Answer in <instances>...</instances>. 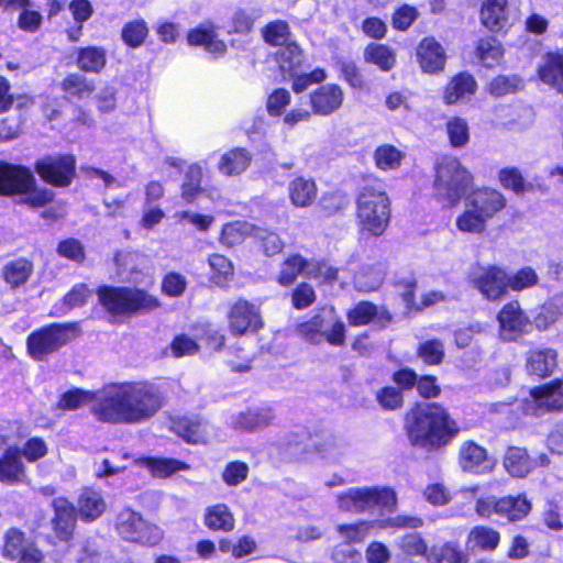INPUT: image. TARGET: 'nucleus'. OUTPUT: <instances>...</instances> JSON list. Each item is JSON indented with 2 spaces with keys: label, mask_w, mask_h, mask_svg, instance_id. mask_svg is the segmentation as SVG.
<instances>
[{
  "label": "nucleus",
  "mask_w": 563,
  "mask_h": 563,
  "mask_svg": "<svg viewBox=\"0 0 563 563\" xmlns=\"http://www.w3.org/2000/svg\"><path fill=\"white\" fill-rule=\"evenodd\" d=\"M288 194L295 207L305 208L314 201L317 197V186L313 179L298 176L289 181Z\"/></svg>",
  "instance_id": "nucleus-28"
},
{
  "label": "nucleus",
  "mask_w": 563,
  "mask_h": 563,
  "mask_svg": "<svg viewBox=\"0 0 563 563\" xmlns=\"http://www.w3.org/2000/svg\"><path fill=\"white\" fill-rule=\"evenodd\" d=\"M274 418L273 410L267 406H262L232 415L229 424L236 430L252 431L268 426Z\"/></svg>",
  "instance_id": "nucleus-21"
},
{
  "label": "nucleus",
  "mask_w": 563,
  "mask_h": 563,
  "mask_svg": "<svg viewBox=\"0 0 563 563\" xmlns=\"http://www.w3.org/2000/svg\"><path fill=\"white\" fill-rule=\"evenodd\" d=\"M147 35L146 23L142 20H136L125 24L122 30L123 41L131 47L140 46Z\"/></svg>",
  "instance_id": "nucleus-61"
},
{
  "label": "nucleus",
  "mask_w": 563,
  "mask_h": 563,
  "mask_svg": "<svg viewBox=\"0 0 563 563\" xmlns=\"http://www.w3.org/2000/svg\"><path fill=\"white\" fill-rule=\"evenodd\" d=\"M410 441L422 448H440L448 444L459 432L456 422L435 405L418 406L406 418Z\"/></svg>",
  "instance_id": "nucleus-2"
},
{
  "label": "nucleus",
  "mask_w": 563,
  "mask_h": 563,
  "mask_svg": "<svg viewBox=\"0 0 563 563\" xmlns=\"http://www.w3.org/2000/svg\"><path fill=\"white\" fill-rule=\"evenodd\" d=\"M481 21L492 32L504 30L508 24L507 0H484Z\"/></svg>",
  "instance_id": "nucleus-24"
},
{
  "label": "nucleus",
  "mask_w": 563,
  "mask_h": 563,
  "mask_svg": "<svg viewBox=\"0 0 563 563\" xmlns=\"http://www.w3.org/2000/svg\"><path fill=\"white\" fill-rule=\"evenodd\" d=\"M465 202L489 220L506 207L507 200L497 189L484 187L467 195Z\"/></svg>",
  "instance_id": "nucleus-16"
},
{
  "label": "nucleus",
  "mask_w": 563,
  "mask_h": 563,
  "mask_svg": "<svg viewBox=\"0 0 563 563\" xmlns=\"http://www.w3.org/2000/svg\"><path fill=\"white\" fill-rule=\"evenodd\" d=\"M473 184V175L457 158L444 157L437 167L434 194L449 207L456 206Z\"/></svg>",
  "instance_id": "nucleus-5"
},
{
  "label": "nucleus",
  "mask_w": 563,
  "mask_h": 563,
  "mask_svg": "<svg viewBox=\"0 0 563 563\" xmlns=\"http://www.w3.org/2000/svg\"><path fill=\"white\" fill-rule=\"evenodd\" d=\"M188 43L194 46H203L208 53L216 56L223 55L227 45L219 40L214 26L211 23H202L189 31L187 35Z\"/></svg>",
  "instance_id": "nucleus-22"
},
{
  "label": "nucleus",
  "mask_w": 563,
  "mask_h": 563,
  "mask_svg": "<svg viewBox=\"0 0 563 563\" xmlns=\"http://www.w3.org/2000/svg\"><path fill=\"white\" fill-rule=\"evenodd\" d=\"M374 521H360L352 525H340L336 531L340 538L349 544H355L363 542L374 527Z\"/></svg>",
  "instance_id": "nucleus-47"
},
{
  "label": "nucleus",
  "mask_w": 563,
  "mask_h": 563,
  "mask_svg": "<svg viewBox=\"0 0 563 563\" xmlns=\"http://www.w3.org/2000/svg\"><path fill=\"white\" fill-rule=\"evenodd\" d=\"M107 63V54L102 47L88 46L80 48L77 55V66L86 73L98 74Z\"/></svg>",
  "instance_id": "nucleus-37"
},
{
  "label": "nucleus",
  "mask_w": 563,
  "mask_h": 563,
  "mask_svg": "<svg viewBox=\"0 0 563 563\" xmlns=\"http://www.w3.org/2000/svg\"><path fill=\"white\" fill-rule=\"evenodd\" d=\"M205 525L211 530L230 531L234 528V519L229 508L219 504L206 509Z\"/></svg>",
  "instance_id": "nucleus-39"
},
{
  "label": "nucleus",
  "mask_w": 563,
  "mask_h": 563,
  "mask_svg": "<svg viewBox=\"0 0 563 563\" xmlns=\"http://www.w3.org/2000/svg\"><path fill=\"white\" fill-rule=\"evenodd\" d=\"M209 265L213 272L212 280L218 285H222L233 275V265L223 255L212 254L209 257Z\"/></svg>",
  "instance_id": "nucleus-59"
},
{
  "label": "nucleus",
  "mask_w": 563,
  "mask_h": 563,
  "mask_svg": "<svg viewBox=\"0 0 563 563\" xmlns=\"http://www.w3.org/2000/svg\"><path fill=\"white\" fill-rule=\"evenodd\" d=\"M419 356L429 365H438L444 357V345L440 340H428L420 344Z\"/></svg>",
  "instance_id": "nucleus-60"
},
{
  "label": "nucleus",
  "mask_w": 563,
  "mask_h": 563,
  "mask_svg": "<svg viewBox=\"0 0 563 563\" xmlns=\"http://www.w3.org/2000/svg\"><path fill=\"white\" fill-rule=\"evenodd\" d=\"M459 464L464 472L485 474L493 470L495 462L485 448L474 441H465L460 446Z\"/></svg>",
  "instance_id": "nucleus-15"
},
{
  "label": "nucleus",
  "mask_w": 563,
  "mask_h": 563,
  "mask_svg": "<svg viewBox=\"0 0 563 563\" xmlns=\"http://www.w3.org/2000/svg\"><path fill=\"white\" fill-rule=\"evenodd\" d=\"M498 180L503 188L519 195L525 192L530 184L527 183L520 169L515 166H507L498 172Z\"/></svg>",
  "instance_id": "nucleus-49"
},
{
  "label": "nucleus",
  "mask_w": 563,
  "mask_h": 563,
  "mask_svg": "<svg viewBox=\"0 0 563 563\" xmlns=\"http://www.w3.org/2000/svg\"><path fill=\"white\" fill-rule=\"evenodd\" d=\"M344 100V92L335 84L319 87L310 95V104L314 114L330 115L339 110Z\"/></svg>",
  "instance_id": "nucleus-17"
},
{
  "label": "nucleus",
  "mask_w": 563,
  "mask_h": 563,
  "mask_svg": "<svg viewBox=\"0 0 563 563\" xmlns=\"http://www.w3.org/2000/svg\"><path fill=\"white\" fill-rule=\"evenodd\" d=\"M472 284L488 300H497L507 292V273L497 266L479 267L471 274Z\"/></svg>",
  "instance_id": "nucleus-13"
},
{
  "label": "nucleus",
  "mask_w": 563,
  "mask_h": 563,
  "mask_svg": "<svg viewBox=\"0 0 563 563\" xmlns=\"http://www.w3.org/2000/svg\"><path fill=\"white\" fill-rule=\"evenodd\" d=\"M118 533L126 541L156 545L163 538L162 530L145 521L139 512L125 508L117 517Z\"/></svg>",
  "instance_id": "nucleus-8"
},
{
  "label": "nucleus",
  "mask_w": 563,
  "mask_h": 563,
  "mask_svg": "<svg viewBox=\"0 0 563 563\" xmlns=\"http://www.w3.org/2000/svg\"><path fill=\"white\" fill-rule=\"evenodd\" d=\"M75 157L67 154L43 157L37 161L35 168L44 181L57 187H66L75 176Z\"/></svg>",
  "instance_id": "nucleus-12"
},
{
  "label": "nucleus",
  "mask_w": 563,
  "mask_h": 563,
  "mask_svg": "<svg viewBox=\"0 0 563 563\" xmlns=\"http://www.w3.org/2000/svg\"><path fill=\"white\" fill-rule=\"evenodd\" d=\"M316 454L325 461L338 462L346 452V448L342 441L334 437H327L324 439L312 441Z\"/></svg>",
  "instance_id": "nucleus-45"
},
{
  "label": "nucleus",
  "mask_w": 563,
  "mask_h": 563,
  "mask_svg": "<svg viewBox=\"0 0 563 563\" xmlns=\"http://www.w3.org/2000/svg\"><path fill=\"white\" fill-rule=\"evenodd\" d=\"M417 58L424 73L435 74L443 70L446 55L439 42L433 37H426L417 47Z\"/></svg>",
  "instance_id": "nucleus-18"
},
{
  "label": "nucleus",
  "mask_w": 563,
  "mask_h": 563,
  "mask_svg": "<svg viewBox=\"0 0 563 563\" xmlns=\"http://www.w3.org/2000/svg\"><path fill=\"white\" fill-rule=\"evenodd\" d=\"M97 295L100 305L112 316H128L158 306L156 298L137 288L101 286Z\"/></svg>",
  "instance_id": "nucleus-6"
},
{
  "label": "nucleus",
  "mask_w": 563,
  "mask_h": 563,
  "mask_svg": "<svg viewBox=\"0 0 563 563\" xmlns=\"http://www.w3.org/2000/svg\"><path fill=\"white\" fill-rule=\"evenodd\" d=\"M31 544L32 542L26 540L21 531L10 529L5 534L3 555L11 560H18Z\"/></svg>",
  "instance_id": "nucleus-56"
},
{
  "label": "nucleus",
  "mask_w": 563,
  "mask_h": 563,
  "mask_svg": "<svg viewBox=\"0 0 563 563\" xmlns=\"http://www.w3.org/2000/svg\"><path fill=\"white\" fill-rule=\"evenodd\" d=\"M98 391L73 389L62 395L58 407L66 410H74L85 405H90V410L98 402Z\"/></svg>",
  "instance_id": "nucleus-41"
},
{
  "label": "nucleus",
  "mask_w": 563,
  "mask_h": 563,
  "mask_svg": "<svg viewBox=\"0 0 563 563\" xmlns=\"http://www.w3.org/2000/svg\"><path fill=\"white\" fill-rule=\"evenodd\" d=\"M384 279V272L380 266H363L354 276V286L360 291H372L377 289Z\"/></svg>",
  "instance_id": "nucleus-43"
},
{
  "label": "nucleus",
  "mask_w": 563,
  "mask_h": 563,
  "mask_svg": "<svg viewBox=\"0 0 563 563\" xmlns=\"http://www.w3.org/2000/svg\"><path fill=\"white\" fill-rule=\"evenodd\" d=\"M476 81L472 75L461 73L454 76L448 84L444 91V102L454 104L472 97L476 91Z\"/></svg>",
  "instance_id": "nucleus-25"
},
{
  "label": "nucleus",
  "mask_w": 563,
  "mask_h": 563,
  "mask_svg": "<svg viewBox=\"0 0 563 563\" xmlns=\"http://www.w3.org/2000/svg\"><path fill=\"white\" fill-rule=\"evenodd\" d=\"M476 52L479 60L486 67L498 65L503 57V48L495 38L481 40Z\"/></svg>",
  "instance_id": "nucleus-53"
},
{
  "label": "nucleus",
  "mask_w": 563,
  "mask_h": 563,
  "mask_svg": "<svg viewBox=\"0 0 563 563\" xmlns=\"http://www.w3.org/2000/svg\"><path fill=\"white\" fill-rule=\"evenodd\" d=\"M366 62L376 65L380 70H390L396 63V55L391 48L384 44H369L364 52Z\"/></svg>",
  "instance_id": "nucleus-40"
},
{
  "label": "nucleus",
  "mask_w": 563,
  "mask_h": 563,
  "mask_svg": "<svg viewBox=\"0 0 563 563\" xmlns=\"http://www.w3.org/2000/svg\"><path fill=\"white\" fill-rule=\"evenodd\" d=\"M228 319L231 332L236 335L255 332L263 325L258 308L243 299L231 307Z\"/></svg>",
  "instance_id": "nucleus-14"
},
{
  "label": "nucleus",
  "mask_w": 563,
  "mask_h": 563,
  "mask_svg": "<svg viewBox=\"0 0 563 563\" xmlns=\"http://www.w3.org/2000/svg\"><path fill=\"white\" fill-rule=\"evenodd\" d=\"M0 195H24V202L40 208L52 201L53 191L36 188L32 172L23 166L0 162Z\"/></svg>",
  "instance_id": "nucleus-4"
},
{
  "label": "nucleus",
  "mask_w": 563,
  "mask_h": 563,
  "mask_svg": "<svg viewBox=\"0 0 563 563\" xmlns=\"http://www.w3.org/2000/svg\"><path fill=\"white\" fill-rule=\"evenodd\" d=\"M325 327V314H316L310 320L297 327V333L306 341L318 344L323 340V328Z\"/></svg>",
  "instance_id": "nucleus-51"
},
{
  "label": "nucleus",
  "mask_w": 563,
  "mask_h": 563,
  "mask_svg": "<svg viewBox=\"0 0 563 563\" xmlns=\"http://www.w3.org/2000/svg\"><path fill=\"white\" fill-rule=\"evenodd\" d=\"M404 157L405 154L390 144L380 145L374 152L375 164L382 170L398 168Z\"/></svg>",
  "instance_id": "nucleus-48"
},
{
  "label": "nucleus",
  "mask_w": 563,
  "mask_h": 563,
  "mask_svg": "<svg viewBox=\"0 0 563 563\" xmlns=\"http://www.w3.org/2000/svg\"><path fill=\"white\" fill-rule=\"evenodd\" d=\"M91 413L102 422L139 424L152 419L163 407L164 396L150 382L110 384L99 390Z\"/></svg>",
  "instance_id": "nucleus-1"
},
{
  "label": "nucleus",
  "mask_w": 563,
  "mask_h": 563,
  "mask_svg": "<svg viewBox=\"0 0 563 563\" xmlns=\"http://www.w3.org/2000/svg\"><path fill=\"white\" fill-rule=\"evenodd\" d=\"M413 92L407 88L395 90L389 92L385 99V106L390 111H406L409 112L412 110L411 107V98Z\"/></svg>",
  "instance_id": "nucleus-63"
},
{
  "label": "nucleus",
  "mask_w": 563,
  "mask_h": 563,
  "mask_svg": "<svg viewBox=\"0 0 563 563\" xmlns=\"http://www.w3.org/2000/svg\"><path fill=\"white\" fill-rule=\"evenodd\" d=\"M307 265L308 262L300 255H292L288 257L282 266L278 283L283 286L292 284L299 274L307 275Z\"/></svg>",
  "instance_id": "nucleus-52"
},
{
  "label": "nucleus",
  "mask_w": 563,
  "mask_h": 563,
  "mask_svg": "<svg viewBox=\"0 0 563 563\" xmlns=\"http://www.w3.org/2000/svg\"><path fill=\"white\" fill-rule=\"evenodd\" d=\"M391 317L388 311L378 309L374 303L361 301L347 312V320L351 325L360 327L374 322L384 328L389 323Z\"/></svg>",
  "instance_id": "nucleus-20"
},
{
  "label": "nucleus",
  "mask_w": 563,
  "mask_h": 563,
  "mask_svg": "<svg viewBox=\"0 0 563 563\" xmlns=\"http://www.w3.org/2000/svg\"><path fill=\"white\" fill-rule=\"evenodd\" d=\"M556 366V352L552 349H536L528 354L527 368L539 376H549Z\"/></svg>",
  "instance_id": "nucleus-33"
},
{
  "label": "nucleus",
  "mask_w": 563,
  "mask_h": 563,
  "mask_svg": "<svg viewBox=\"0 0 563 563\" xmlns=\"http://www.w3.org/2000/svg\"><path fill=\"white\" fill-rule=\"evenodd\" d=\"M356 218L364 238L380 236L388 227L390 202L380 180L367 181L357 198Z\"/></svg>",
  "instance_id": "nucleus-3"
},
{
  "label": "nucleus",
  "mask_w": 563,
  "mask_h": 563,
  "mask_svg": "<svg viewBox=\"0 0 563 563\" xmlns=\"http://www.w3.org/2000/svg\"><path fill=\"white\" fill-rule=\"evenodd\" d=\"M325 327L323 328V340L334 346H342L345 342V324L335 314L333 309L325 310Z\"/></svg>",
  "instance_id": "nucleus-44"
},
{
  "label": "nucleus",
  "mask_w": 563,
  "mask_h": 563,
  "mask_svg": "<svg viewBox=\"0 0 563 563\" xmlns=\"http://www.w3.org/2000/svg\"><path fill=\"white\" fill-rule=\"evenodd\" d=\"M25 478V467L18 446H9L0 456V482L16 484Z\"/></svg>",
  "instance_id": "nucleus-23"
},
{
  "label": "nucleus",
  "mask_w": 563,
  "mask_h": 563,
  "mask_svg": "<svg viewBox=\"0 0 563 563\" xmlns=\"http://www.w3.org/2000/svg\"><path fill=\"white\" fill-rule=\"evenodd\" d=\"M504 466L514 477H526L534 468L532 459L526 449L511 446L507 450Z\"/></svg>",
  "instance_id": "nucleus-31"
},
{
  "label": "nucleus",
  "mask_w": 563,
  "mask_h": 563,
  "mask_svg": "<svg viewBox=\"0 0 563 563\" xmlns=\"http://www.w3.org/2000/svg\"><path fill=\"white\" fill-rule=\"evenodd\" d=\"M68 324L52 323L33 331L26 340L29 355L36 361L45 360L69 341Z\"/></svg>",
  "instance_id": "nucleus-9"
},
{
  "label": "nucleus",
  "mask_w": 563,
  "mask_h": 563,
  "mask_svg": "<svg viewBox=\"0 0 563 563\" xmlns=\"http://www.w3.org/2000/svg\"><path fill=\"white\" fill-rule=\"evenodd\" d=\"M523 411L531 416L563 409V379H554L542 386L534 387L525 399Z\"/></svg>",
  "instance_id": "nucleus-11"
},
{
  "label": "nucleus",
  "mask_w": 563,
  "mask_h": 563,
  "mask_svg": "<svg viewBox=\"0 0 563 563\" xmlns=\"http://www.w3.org/2000/svg\"><path fill=\"white\" fill-rule=\"evenodd\" d=\"M262 36L271 45L283 46L289 43L290 29L286 21L275 20L262 29Z\"/></svg>",
  "instance_id": "nucleus-50"
},
{
  "label": "nucleus",
  "mask_w": 563,
  "mask_h": 563,
  "mask_svg": "<svg viewBox=\"0 0 563 563\" xmlns=\"http://www.w3.org/2000/svg\"><path fill=\"white\" fill-rule=\"evenodd\" d=\"M538 74L544 84L563 92V55L559 53L547 54L539 66Z\"/></svg>",
  "instance_id": "nucleus-26"
},
{
  "label": "nucleus",
  "mask_w": 563,
  "mask_h": 563,
  "mask_svg": "<svg viewBox=\"0 0 563 563\" xmlns=\"http://www.w3.org/2000/svg\"><path fill=\"white\" fill-rule=\"evenodd\" d=\"M446 133L453 147H463L468 143L470 128L467 122L460 117L448 120Z\"/></svg>",
  "instance_id": "nucleus-55"
},
{
  "label": "nucleus",
  "mask_w": 563,
  "mask_h": 563,
  "mask_svg": "<svg viewBox=\"0 0 563 563\" xmlns=\"http://www.w3.org/2000/svg\"><path fill=\"white\" fill-rule=\"evenodd\" d=\"M106 501L99 492L84 489L78 498V515L84 521H93L106 510Z\"/></svg>",
  "instance_id": "nucleus-30"
},
{
  "label": "nucleus",
  "mask_w": 563,
  "mask_h": 563,
  "mask_svg": "<svg viewBox=\"0 0 563 563\" xmlns=\"http://www.w3.org/2000/svg\"><path fill=\"white\" fill-rule=\"evenodd\" d=\"M497 516L508 520L523 519L531 510V503L526 495L506 496L498 499Z\"/></svg>",
  "instance_id": "nucleus-29"
},
{
  "label": "nucleus",
  "mask_w": 563,
  "mask_h": 563,
  "mask_svg": "<svg viewBox=\"0 0 563 563\" xmlns=\"http://www.w3.org/2000/svg\"><path fill=\"white\" fill-rule=\"evenodd\" d=\"M275 59L284 76H295L302 64V51L295 42H289L277 49Z\"/></svg>",
  "instance_id": "nucleus-34"
},
{
  "label": "nucleus",
  "mask_w": 563,
  "mask_h": 563,
  "mask_svg": "<svg viewBox=\"0 0 563 563\" xmlns=\"http://www.w3.org/2000/svg\"><path fill=\"white\" fill-rule=\"evenodd\" d=\"M522 87V80L516 76H497L489 82V92L494 96L500 97L508 93L516 92Z\"/></svg>",
  "instance_id": "nucleus-58"
},
{
  "label": "nucleus",
  "mask_w": 563,
  "mask_h": 563,
  "mask_svg": "<svg viewBox=\"0 0 563 563\" xmlns=\"http://www.w3.org/2000/svg\"><path fill=\"white\" fill-rule=\"evenodd\" d=\"M256 230L257 227L247 221L238 220L228 223L222 229L221 242L229 246L240 244L247 236L255 238Z\"/></svg>",
  "instance_id": "nucleus-38"
},
{
  "label": "nucleus",
  "mask_w": 563,
  "mask_h": 563,
  "mask_svg": "<svg viewBox=\"0 0 563 563\" xmlns=\"http://www.w3.org/2000/svg\"><path fill=\"white\" fill-rule=\"evenodd\" d=\"M63 90L71 97L85 99L95 91L92 80L80 74H70L62 82Z\"/></svg>",
  "instance_id": "nucleus-46"
},
{
  "label": "nucleus",
  "mask_w": 563,
  "mask_h": 563,
  "mask_svg": "<svg viewBox=\"0 0 563 563\" xmlns=\"http://www.w3.org/2000/svg\"><path fill=\"white\" fill-rule=\"evenodd\" d=\"M500 541V534L486 526L474 527L467 537V547L471 550L493 551Z\"/></svg>",
  "instance_id": "nucleus-36"
},
{
  "label": "nucleus",
  "mask_w": 563,
  "mask_h": 563,
  "mask_svg": "<svg viewBox=\"0 0 563 563\" xmlns=\"http://www.w3.org/2000/svg\"><path fill=\"white\" fill-rule=\"evenodd\" d=\"M497 322L499 338L506 342L517 341L529 334L533 328L532 320L517 300L503 306L497 314Z\"/></svg>",
  "instance_id": "nucleus-10"
},
{
  "label": "nucleus",
  "mask_w": 563,
  "mask_h": 563,
  "mask_svg": "<svg viewBox=\"0 0 563 563\" xmlns=\"http://www.w3.org/2000/svg\"><path fill=\"white\" fill-rule=\"evenodd\" d=\"M135 463L146 468L153 477L166 478L179 471H186L189 465L176 460L168 457H142L135 461Z\"/></svg>",
  "instance_id": "nucleus-27"
},
{
  "label": "nucleus",
  "mask_w": 563,
  "mask_h": 563,
  "mask_svg": "<svg viewBox=\"0 0 563 563\" xmlns=\"http://www.w3.org/2000/svg\"><path fill=\"white\" fill-rule=\"evenodd\" d=\"M260 11L252 9V10H244L239 9L236 10L231 18V27L229 32L238 33V34H249L254 26L255 21L260 18Z\"/></svg>",
  "instance_id": "nucleus-57"
},
{
  "label": "nucleus",
  "mask_w": 563,
  "mask_h": 563,
  "mask_svg": "<svg viewBox=\"0 0 563 563\" xmlns=\"http://www.w3.org/2000/svg\"><path fill=\"white\" fill-rule=\"evenodd\" d=\"M290 103V93L284 88L275 89L267 98L266 109L269 115L280 117Z\"/></svg>",
  "instance_id": "nucleus-64"
},
{
  "label": "nucleus",
  "mask_w": 563,
  "mask_h": 563,
  "mask_svg": "<svg viewBox=\"0 0 563 563\" xmlns=\"http://www.w3.org/2000/svg\"><path fill=\"white\" fill-rule=\"evenodd\" d=\"M487 219L465 202L464 211L456 218L455 224L463 233L481 234L486 230Z\"/></svg>",
  "instance_id": "nucleus-42"
},
{
  "label": "nucleus",
  "mask_w": 563,
  "mask_h": 563,
  "mask_svg": "<svg viewBox=\"0 0 563 563\" xmlns=\"http://www.w3.org/2000/svg\"><path fill=\"white\" fill-rule=\"evenodd\" d=\"M52 505L55 512L53 527L56 537L67 541L71 537L76 523V509L70 501L63 497L55 498Z\"/></svg>",
  "instance_id": "nucleus-19"
},
{
  "label": "nucleus",
  "mask_w": 563,
  "mask_h": 563,
  "mask_svg": "<svg viewBox=\"0 0 563 563\" xmlns=\"http://www.w3.org/2000/svg\"><path fill=\"white\" fill-rule=\"evenodd\" d=\"M252 156L250 152L242 147H236L225 152L218 164V169L227 176L239 175L250 165Z\"/></svg>",
  "instance_id": "nucleus-32"
},
{
  "label": "nucleus",
  "mask_w": 563,
  "mask_h": 563,
  "mask_svg": "<svg viewBox=\"0 0 563 563\" xmlns=\"http://www.w3.org/2000/svg\"><path fill=\"white\" fill-rule=\"evenodd\" d=\"M539 282L537 272L529 266L522 267L512 275H507V287L514 291H522L536 286Z\"/></svg>",
  "instance_id": "nucleus-54"
},
{
  "label": "nucleus",
  "mask_w": 563,
  "mask_h": 563,
  "mask_svg": "<svg viewBox=\"0 0 563 563\" xmlns=\"http://www.w3.org/2000/svg\"><path fill=\"white\" fill-rule=\"evenodd\" d=\"M32 272L33 264L30 261L16 258L4 264L1 275L11 288H18L27 282Z\"/></svg>",
  "instance_id": "nucleus-35"
},
{
  "label": "nucleus",
  "mask_w": 563,
  "mask_h": 563,
  "mask_svg": "<svg viewBox=\"0 0 563 563\" xmlns=\"http://www.w3.org/2000/svg\"><path fill=\"white\" fill-rule=\"evenodd\" d=\"M342 511L364 512L374 508L391 510L396 505V494L388 487H351L336 497Z\"/></svg>",
  "instance_id": "nucleus-7"
},
{
  "label": "nucleus",
  "mask_w": 563,
  "mask_h": 563,
  "mask_svg": "<svg viewBox=\"0 0 563 563\" xmlns=\"http://www.w3.org/2000/svg\"><path fill=\"white\" fill-rule=\"evenodd\" d=\"M398 547L407 556H422L427 553V543L418 533H408L398 540Z\"/></svg>",
  "instance_id": "nucleus-62"
}]
</instances>
